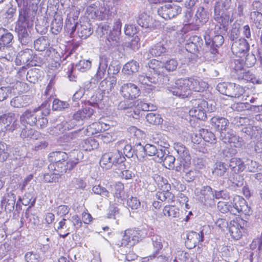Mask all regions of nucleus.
<instances>
[{
	"label": "nucleus",
	"mask_w": 262,
	"mask_h": 262,
	"mask_svg": "<svg viewBox=\"0 0 262 262\" xmlns=\"http://www.w3.org/2000/svg\"><path fill=\"white\" fill-rule=\"evenodd\" d=\"M159 63V61L152 60L148 63V67L150 69V75L148 76L142 73L139 74L137 78V81L139 84L142 85H150L151 84H168L169 81V77L167 75L162 74L161 68H157L156 66Z\"/></svg>",
	"instance_id": "nucleus-1"
},
{
	"label": "nucleus",
	"mask_w": 262,
	"mask_h": 262,
	"mask_svg": "<svg viewBox=\"0 0 262 262\" xmlns=\"http://www.w3.org/2000/svg\"><path fill=\"white\" fill-rule=\"evenodd\" d=\"M32 25V21L30 20L27 10L24 8H21L19 10V17L15 30L17 33L18 40L22 45H31L32 38L29 28Z\"/></svg>",
	"instance_id": "nucleus-2"
},
{
	"label": "nucleus",
	"mask_w": 262,
	"mask_h": 262,
	"mask_svg": "<svg viewBox=\"0 0 262 262\" xmlns=\"http://www.w3.org/2000/svg\"><path fill=\"white\" fill-rule=\"evenodd\" d=\"M115 0H100L90 5L87 10L94 12L102 20L109 19L113 15L112 10L114 6Z\"/></svg>",
	"instance_id": "nucleus-3"
},
{
	"label": "nucleus",
	"mask_w": 262,
	"mask_h": 262,
	"mask_svg": "<svg viewBox=\"0 0 262 262\" xmlns=\"http://www.w3.org/2000/svg\"><path fill=\"white\" fill-rule=\"evenodd\" d=\"M190 103L192 107L189 110V115L200 120H204L207 118L206 109L209 112H213L215 109L212 104H210V107H208V102L201 98L192 99Z\"/></svg>",
	"instance_id": "nucleus-4"
},
{
	"label": "nucleus",
	"mask_w": 262,
	"mask_h": 262,
	"mask_svg": "<svg viewBox=\"0 0 262 262\" xmlns=\"http://www.w3.org/2000/svg\"><path fill=\"white\" fill-rule=\"evenodd\" d=\"M216 90L223 95L234 98H238L245 93L244 88L234 83H219Z\"/></svg>",
	"instance_id": "nucleus-5"
},
{
	"label": "nucleus",
	"mask_w": 262,
	"mask_h": 262,
	"mask_svg": "<svg viewBox=\"0 0 262 262\" xmlns=\"http://www.w3.org/2000/svg\"><path fill=\"white\" fill-rule=\"evenodd\" d=\"M73 154H77V157L75 160H72L70 159L64 162H59L54 164H50L49 168L58 172L57 173H59L60 176L63 174V173L67 172L68 170H72L79 163V160L83 157L82 153L79 150L75 151Z\"/></svg>",
	"instance_id": "nucleus-6"
},
{
	"label": "nucleus",
	"mask_w": 262,
	"mask_h": 262,
	"mask_svg": "<svg viewBox=\"0 0 262 262\" xmlns=\"http://www.w3.org/2000/svg\"><path fill=\"white\" fill-rule=\"evenodd\" d=\"M230 203L232 214L236 215L238 213H243L249 215L252 213L251 208L246 200L239 195L235 196L233 199V202Z\"/></svg>",
	"instance_id": "nucleus-7"
},
{
	"label": "nucleus",
	"mask_w": 262,
	"mask_h": 262,
	"mask_svg": "<svg viewBox=\"0 0 262 262\" xmlns=\"http://www.w3.org/2000/svg\"><path fill=\"white\" fill-rule=\"evenodd\" d=\"M181 11L182 8L180 6L171 4H165L157 9L158 15L165 20L177 16Z\"/></svg>",
	"instance_id": "nucleus-8"
},
{
	"label": "nucleus",
	"mask_w": 262,
	"mask_h": 262,
	"mask_svg": "<svg viewBox=\"0 0 262 262\" xmlns=\"http://www.w3.org/2000/svg\"><path fill=\"white\" fill-rule=\"evenodd\" d=\"M223 34H214L211 38L209 35L204 36L206 51H209L211 54H215L217 52V48L221 46L224 42Z\"/></svg>",
	"instance_id": "nucleus-9"
},
{
	"label": "nucleus",
	"mask_w": 262,
	"mask_h": 262,
	"mask_svg": "<svg viewBox=\"0 0 262 262\" xmlns=\"http://www.w3.org/2000/svg\"><path fill=\"white\" fill-rule=\"evenodd\" d=\"M198 200L205 206L214 204V191L209 186H204L199 191L197 192Z\"/></svg>",
	"instance_id": "nucleus-10"
},
{
	"label": "nucleus",
	"mask_w": 262,
	"mask_h": 262,
	"mask_svg": "<svg viewBox=\"0 0 262 262\" xmlns=\"http://www.w3.org/2000/svg\"><path fill=\"white\" fill-rule=\"evenodd\" d=\"M140 231L130 229L125 231L124 235L121 241V246L129 245L132 246L141 239Z\"/></svg>",
	"instance_id": "nucleus-11"
},
{
	"label": "nucleus",
	"mask_w": 262,
	"mask_h": 262,
	"mask_svg": "<svg viewBox=\"0 0 262 262\" xmlns=\"http://www.w3.org/2000/svg\"><path fill=\"white\" fill-rule=\"evenodd\" d=\"M231 50L233 54L240 58L244 57L249 50V45L244 38L233 42L231 44Z\"/></svg>",
	"instance_id": "nucleus-12"
},
{
	"label": "nucleus",
	"mask_w": 262,
	"mask_h": 262,
	"mask_svg": "<svg viewBox=\"0 0 262 262\" xmlns=\"http://www.w3.org/2000/svg\"><path fill=\"white\" fill-rule=\"evenodd\" d=\"M173 148L178 155V160H183L184 161L183 168L185 169L191 163V157L189 150L181 143L177 142L173 144Z\"/></svg>",
	"instance_id": "nucleus-13"
},
{
	"label": "nucleus",
	"mask_w": 262,
	"mask_h": 262,
	"mask_svg": "<svg viewBox=\"0 0 262 262\" xmlns=\"http://www.w3.org/2000/svg\"><path fill=\"white\" fill-rule=\"evenodd\" d=\"M120 93L126 99H134L139 96L140 90L135 84L128 83L122 85Z\"/></svg>",
	"instance_id": "nucleus-14"
},
{
	"label": "nucleus",
	"mask_w": 262,
	"mask_h": 262,
	"mask_svg": "<svg viewBox=\"0 0 262 262\" xmlns=\"http://www.w3.org/2000/svg\"><path fill=\"white\" fill-rule=\"evenodd\" d=\"M203 45V40L200 37L193 36L187 40L185 48L187 52L195 55L202 49Z\"/></svg>",
	"instance_id": "nucleus-15"
},
{
	"label": "nucleus",
	"mask_w": 262,
	"mask_h": 262,
	"mask_svg": "<svg viewBox=\"0 0 262 262\" xmlns=\"http://www.w3.org/2000/svg\"><path fill=\"white\" fill-rule=\"evenodd\" d=\"M204 240V232L200 231L199 232L191 231L187 234V239L185 241L186 246L191 249L196 246L198 244Z\"/></svg>",
	"instance_id": "nucleus-16"
},
{
	"label": "nucleus",
	"mask_w": 262,
	"mask_h": 262,
	"mask_svg": "<svg viewBox=\"0 0 262 262\" xmlns=\"http://www.w3.org/2000/svg\"><path fill=\"white\" fill-rule=\"evenodd\" d=\"M210 124L212 128L220 133V136H221L222 133L225 134L227 132L229 122L224 117L215 116L211 119Z\"/></svg>",
	"instance_id": "nucleus-17"
},
{
	"label": "nucleus",
	"mask_w": 262,
	"mask_h": 262,
	"mask_svg": "<svg viewBox=\"0 0 262 262\" xmlns=\"http://www.w3.org/2000/svg\"><path fill=\"white\" fill-rule=\"evenodd\" d=\"M233 64L234 66H232V72L235 74L234 76L238 79L247 80L248 73L244 68V60H235Z\"/></svg>",
	"instance_id": "nucleus-18"
},
{
	"label": "nucleus",
	"mask_w": 262,
	"mask_h": 262,
	"mask_svg": "<svg viewBox=\"0 0 262 262\" xmlns=\"http://www.w3.org/2000/svg\"><path fill=\"white\" fill-rule=\"evenodd\" d=\"M166 43L164 41H160L152 45L148 51V58L159 57L164 55L167 52Z\"/></svg>",
	"instance_id": "nucleus-19"
},
{
	"label": "nucleus",
	"mask_w": 262,
	"mask_h": 262,
	"mask_svg": "<svg viewBox=\"0 0 262 262\" xmlns=\"http://www.w3.org/2000/svg\"><path fill=\"white\" fill-rule=\"evenodd\" d=\"M144 147L146 155L154 156V160L156 161H160L159 160H162V158L166 155L165 149H158L154 145L146 144Z\"/></svg>",
	"instance_id": "nucleus-20"
},
{
	"label": "nucleus",
	"mask_w": 262,
	"mask_h": 262,
	"mask_svg": "<svg viewBox=\"0 0 262 262\" xmlns=\"http://www.w3.org/2000/svg\"><path fill=\"white\" fill-rule=\"evenodd\" d=\"M220 138L224 143L233 144V146L236 147L242 145V138L234 134L231 130L228 131L225 134L222 133V135L220 136Z\"/></svg>",
	"instance_id": "nucleus-21"
},
{
	"label": "nucleus",
	"mask_w": 262,
	"mask_h": 262,
	"mask_svg": "<svg viewBox=\"0 0 262 262\" xmlns=\"http://www.w3.org/2000/svg\"><path fill=\"white\" fill-rule=\"evenodd\" d=\"M228 229L233 239L238 240L242 237L244 229L237 220L230 221Z\"/></svg>",
	"instance_id": "nucleus-22"
},
{
	"label": "nucleus",
	"mask_w": 262,
	"mask_h": 262,
	"mask_svg": "<svg viewBox=\"0 0 262 262\" xmlns=\"http://www.w3.org/2000/svg\"><path fill=\"white\" fill-rule=\"evenodd\" d=\"M190 91L192 90L195 92H204L208 88V83L200 78H189Z\"/></svg>",
	"instance_id": "nucleus-23"
},
{
	"label": "nucleus",
	"mask_w": 262,
	"mask_h": 262,
	"mask_svg": "<svg viewBox=\"0 0 262 262\" xmlns=\"http://www.w3.org/2000/svg\"><path fill=\"white\" fill-rule=\"evenodd\" d=\"M37 109H34L33 111L26 110L20 117V121L22 125L26 123L33 126L34 124L35 119L39 117L36 114Z\"/></svg>",
	"instance_id": "nucleus-24"
},
{
	"label": "nucleus",
	"mask_w": 262,
	"mask_h": 262,
	"mask_svg": "<svg viewBox=\"0 0 262 262\" xmlns=\"http://www.w3.org/2000/svg\"><path fill=\"white\" fill-rule=\"evenodd\" d=\"M117 79L114 76L108 77L101 81L99 84V89L104 94H108L116 84Z\"/></svg>",
	"instance_id": "nucleus-25"
},
{
	"label": "nucleus",
	"mask_w": 262,
	"mask_h": 262,
	"mask_svg": "<svg viewBox=\"0 0 262 262\" xmlns=\"http://www.w3.org/2000/svg\"><path fill=\"white\" fill-rule=\"evenodd\" d=\"M229 167L230 168L232 173H239L246 169L245 161L241 158L234 157L230 160Z\"/></svg>",
	"instance_id": "nucleus-26"
},
{
	"label": "nucleus",
	"mask_w": 262,
	"mask_h": 262,
	"mask_svg": "<svg viewBox=\"0 0 262 262\" xmlns=\"http://www.w3.org/2000/svg\"><path fill=\"white\" fill-rule=\"evenodd\" d=\"M30 102V97L28 95H18L11 99L10 105L16 108L26 107Z\"/></svg>",
	"instance_id": "nucleus-27"
},
{
	"label": "nucleus",
	"mask_w": 262,
	"mask_h": 262,
	"mask_svg": "<svg viewBox=\"0 0 262 262\" xmlns=\"http://www.w3.org/2000/svg\"><path fill=\"white\" fill-rule=\"evenodd\" d=\"M94 111L90 107H85L77 111L73 115V120L76 121H84L90 118L93 115Z\"/></svg>",
	"instance_id": "nucleus-28"
},
{
	"label": "nucleus",
	"mask_w": 262,
	"mask_h": 262,
	"mask_svg": "<svg viewBox=\"0 0 262 262\" xmlns=\"http://www.w3.org/2000/svg\"><path fill=\"white\" fill-rule=\"evenodd\" d=\"M24 126L21 128V131L20 136L23 139H30L33 140H37L40 137L39 133L34 129L32 128L30 126H26L25 124L23 125Z\"/></svg>",
	"instance_id": "nucleus-29"
},
{
	"label": "nucleus",
	"mask_w": 262,
	"mask_h": 262,
	"mask_svg": "<svg viewBox=\"0 0 262 262\" xmlns=\"http://www.w3.org/2000/svg\"><path fill=\"white\" fill-rule=\"evenodd\" d=\"M33 52L32 50L26 49L19 53L16 58V61L17 62L19 61L20 63L32 65L31 62L33 61Z\"/></svg>",
	"instance_id": "nucleus-30"
},
{
	"label": "nucleus",
	"mask_w": 262,
	"mask_h": 262,
	"mask_svg": "<svg viewBox=\"0 0 262 262\" xmlns=\"http://www.w3.org/2000/svg\"><path fill=\"white\" fill-rule=\"evenodd\" d=\"M68 154L63 151H58L51 152L48 157L50 164H57L59 162H64L68 160Z\"/></svg>",
	"instance_id": "nucleus-31"
},
{
	"label": "nucleus",
	"mask_w": 262,
	"mask_h": 262,
	"mask_svg": "<svg viewBox=\"0 0 262 262\" xmlns=\"http://www.w3.org/2000/svg\"><path fill=\"white\" fill-rule=\"evenodd\" d=\"M77 34L81 39H86L89 37L93 32L91 24L89 23L80 24L78 26Z\"/></svg>",
	"instance_id": "nucleus-32"
},
{
	"label": "nucleus",
	"mask_w": 262,
	"mask_h": 262,
	"mask_svg": "<svg viewBox=\"0 0 262 262\" xmlns=\"http://www.w3.org/2000/svg\"><path fill=\"white\" fill-rule=\"evenodd\" d=\"M63 27V18L61 15L56 14L51 24V31L54 34L57 35L61 31Z\"/></svg>",
	"instance_id": "nucleus-33"
},
{
	"label": "nucleus",
	"mask_w": 262,
	"mask_h": 262,
	"mask_svg": "<svg viewBox=\"0 0 262 262\" xmlns=\"http://www.w3.org/2000/svg\"><path fill=\"white\" fill-rule=\"evenodd\" d=\"M137 22L139 26L143 28H151L153 26L152 18L146 13L139 14L137 19Z\"/></svg>",
	"instance_id": "nucleus-34"
},
{
	"label": "nucleus",
	"mask_w": 262,
	"mask_h": 262,
	"mask_svg": "<svg viewBox=\"0 0 262 262\" xmlns=\"http://www.w3.org/2000/svg\"><path fill=\"white\" fill-rule=\"evenodd\" d=\"M0 120L4 125V129L10 131H13L16 129V127L10 126L11 123L15 120L14 114H4L1 116Z\"/></svg>",
	"instance_id": "nucleus-35"
},
{
	"label": "nucleus",
	"mask_w": 262,
	"mask_h": 262,
	"mask_svg": "<svg viewBox=\"0 0 262 262\" xmlns=\"http://www.w3.org/2000/svg\"><path fill=\"white\" fill-rule=\"evenodd\" d=\"M13 38V35L7 30L0 28V45L8 47Z\"/></svg>",
	"instance_id": "nucleus-36"
},
{
	"label": "nucleus",
	"mask_w": 262,
	"mask_h": 262,
	"mask_svg": "<svg viewBox=\"0 0 262 262\" xmlns=\"http://www.w3.org/2000/svg\"><path fill=\"white\" fill-rule=\"evenodd\" d=\"M50 40L47 36H40L34 41V49L38 51H43L50 46Z\"/></svg>",
	"instance_id": "nucleus-37"
},
{
	"label": "nucleus",
	"mask_w": 262,
	"mask_h": 262,
	"mask_svg": "<svg viewBox=\"0 0 262 262\" xmlns=\"http://www.w3.org/2000/svg\"><path fill=\"white\" fill-rule=\"evenodd\" d=\"M139 63L137 61L132 60L124 65L122 72L127 75H132L139 71Z\"/></svg>",
	"instance_id": "nucleus-38"
},
{
	"label": "nucleus",
	"mask_w": 262,
	"mask_h": 262,
	"mask_svg": "<svg viewBox=\"0 0 262 262\" xmlns=\"http://www.w3.org/2000/svg\"><path fill=\"white\" fill-rule=\"evenodd\" d=\"M99 143L95 139L88 138L83 140L80 144L81 149L85 151H91L98 147Z\"/></svg>",
	"instance_id": "nucleus-39"
},
{
	"label": "nucleus",
	"mask_w": 262,
	"mask_h": 262,
	"mask_svg": "<svg viewBox=\"0 0 262 262\" xmlns=\"http://www.w3.org/2000/svg\"><path fill=\"white\" fill-rule=\"evenodd\" d=\"M228 168L229 165L227 164L222 162H217L214 164L212 172L215 175L223 177L227 172Z\"/></svg>",
	"instance_id": "nucleus-40"
},
{
	"label": "nucleus",
	"mask_w": 262,
	"mask_h": 262,
	"mask_svg": "<svg viewBox=\"0 0 262 262\" xmlns=\"http://www.w3.org/2000/svg\"><path fill=\"white\" fill-rule=\"evenodd\" d=\"M195 17L196 18V24L199 23L204 24L208 20L209 15L204 7H200L198 9Z\"/></svg>",
	"instance_id": "nucleus-41"
},
{
	"label": "nucleus",
	"mask_w": 262,
	"mask_h": 262,
	"mask_svg": "<svg viewBox=\"0 0 262 262\" xmlns=\"http://www.w3.org/2000/svg\"><path fill=\"white\" fill-rule=\"evenodd\" d=\"M156 198L162 202L166 201L168 203H172L174 201L175 196L169 191L158 192Z\"/></svg>",
	"instance_id": "nucleus-42"
},
{
	"label": "nucleus",
	"mask_w": 262,
	"mask_h": 262,
	"mask_svg": "<svg viewBox=\"0 0 262 262\" xmlns=\"http://www.w3.org/2000/svg\"><path fill=\"white\" fill-rule=\"evenodd\" d=\"M16 196L12 192L8 193L4 198V203H6L5 208L9 211H12L14 208Z\"/></svg>",
	"instance_id": "nucleus-43"
},
{
	"label": "nucleus",
	"mask_w": 262,
	"mask_h": 262,
	"mask_svg": "<svg viewBox=\"0 0 262 262\" xmlns=\"http://www.w3.org/2000/svg\"><path fill=\"white\" fill-rule=\"evenodd\" d=\"M199 132V135L202 137L205 141L210 143H215L216 138L212 132L204 128L200 129Z\"/></svg>",
	"instance_id": "nucleus-44"
},
{
	"label": "nucleus",
	"mask_w": 262,
	"mask_h": 262,
	"mask_svg": "<svg viewBox=\"0 0 262 262\" xmlns=\"http://www.w3.org/2000/svg\"><path fill=\"white\" fill-rule=\"evenodd\" d=\"M111 167L113 165L116 166L117 164H121L123 163L125 158L122 155V153L117 149H114L112 151Z\"/></svg>",
	"instance_id": "nucleus-45"
},
{
	"label": "nucleus",
	"mask_w": 262,
	"mask_h": 262,
	"mask_svg": "<svg viewBox=\"0 0 262 262\" xmlns=\"http://www.w3.org/2000/svg\"><path fill=\"white\" fill-rule=\"evenodd\" d=\"M151 241L155 249V252L152 255L150 256L151 258H155L156 257V255L163 247V244L162 243V239L161 237L160 236L157 235L152 236L151 237Z\"/></svg>",
	"instance_id": "nucleus-46"
},
{
	"label": "nucleus",
	"mask_w": 262,
	"mask_h": 262,
	"mask_svg": "<svg viewBox=\"0 0 262 262\" xmlns=\"http://www.w3.org/2000/svg\"><path fill=\"white\" fill-rule=\"evenodd\" d=\"M163 213L165 216L169 217H179L180 214L179 208L173 205L165 206L163 208Z\"/></svg>",
	"instance_id": "nucleus-47"
},
{
	"label": "nucleus",
	"mask_w": 262,
	"mask_h": 262,
	"mask_svg": "<svg viewBox=\"0 0 262 262\" xmlns=\"http://www.w3.org/2000/svg\"><path fill=\"white\" fill-rule=\"evenodd\" d=\"M178 66V62L175 58H170L162 63L161 67L167 72L175 71Z\"/></svg>",
	"instance_id": "nucleus-48"
},
{
	"label": "nucleus",
	"mask_w": 262,
	"mask_h": 262,
	"mask_svg": "<svg viewBox=\"0 0 262 262\" xmlns=\"http://www.w3.org/2000/svg\"><path fill=\"white\" fill-rule=\"evenodd\" d=\"M19 201H21L25 206L29 205L28 208H31L34 205L36 199L34 198L33 193L29 192L26 193L22 199L19 198Z\"/></svg>",
	"instance_id": "nucleus-49"
},
{
	"label": "nucleus",
	"mask_w": 262,
	"mask_h": 262,
	"mask_svg": "<svg viewBox=\"0 0 262 262\" xmlns=\"http://www.w3.org/2000/svg\"><path fill=\"white\" fill-rule=\"evenodd\" d=\"M229 181L234 186L241 187L244 185V179L239 173H232L229 177Z\"/></svg>",
	"instance_id": "nucleus-50"
},
{
	"label": "nucleus",
	"mask_w": 262,
	"mask_h": 262,
	"mask_svg": "<svg viewBox=\"0 0 262 262\" xmlns=\"http://www.w3.org/2000/svg\"><path fill=\"white\" fill-rule=\"evenodd\" d=\"M102 129V124L99 122H94L90 125L86 130V136H91L101 132Z\"/></svg>",
	"instance_id": "nucleus-51"
},
{
	"label": "nucleus",
	"mask_w": 262,
	"mask_h": 262,
	"mask_svg": "<svg viewBox=\"0 0 262 262\" xmlns=\"http://www.w3.org/2000/svg\"><path fill=\"white\" fill-rule=\"evenodd\" d=\"M170 91L174 96L182 99L187 98L190 95L189 92L186 90H184V89L182 86H177L176 84L174 87L172 88Z\"/></svg>",
	"instance_id": "nucleus-52"
},
{
	"label": "nucleus",
	"mask_w": 262,
	"mask_h": 262,
	"mask_svg": "<svg viewBox=\"0 0 262 262\" xmlns=\"http://www.w3.org/2000/svg\"><path fill=\"white\" fill-rule=\"evenodd\" d=\"M162 160L157 161L159 163L163 162L164 166L168 169H173L174 168L175 157L171 155H167L162 158Z\"/></svg>",
	"instance_id": "nucleus-53"
},
{
	"label": "nucleus",
	"mask_w": 262,
	"mask_h": 262,
	"mask_svg": "<svg viewBox=\"0 0 262 262\" xmlns=\"http://www.w3.org/2000/svg\"><path fill=\"white\" fill-rule=\"evenodd\" d=\"M250 19L257 28L260 29L262 28V13L260 12H251Z\"/></svg>",
	"instance_id": "nucleus-54"
},
{
	"label": "nucleus",
	"mask_w": 262,
	"mask_h": 262,
	"mask_svg": "<svg viewBox=\"0 0 262 262\" xmlns=\"http://www.w3.org/2000/svg\"><path fill=\"white\" fill-rule=\"evenodd\" d=\"M147 121L151 124L159 125L163 122V119L159 114L149 113L146 115Z\"/></svg>",
	"instance_id": "nucleus-55"
},
{
	"label": "nucleus",
	"mask_w": 262,
	"mask_h": 262,
	"mask_svg": "<svg viewBox=\"0 0 262 262\" xmlns=\"http://www.w3.org/2000/svg\"><path fill=\"white\" fill-rule=\"evenodd\" d=\"M111 157L112 151L106 152L102 156L100 161V164L103 168L108 169L111 168Z\"/></svg>",
	"instance_id": "nucleus-56"
},
{
	"label": "nucleus",
	"mask_w": 262,
	"mask_h": 262,
	"mask_svg": "<svg viewBox=\"0 0 262 262\" xmlns=\"http://www.w3.org/2000/svg\"><path fill=\"white\" fill-rule=\"evenodd\" d=\"M231 123L237 126L250 125V119L248 117L235 116L230 119Z\"/></svg>",
	"instance_id": "nucleus-57"
},
{
	"label": "nucleus",
	"mask_w": 262,
	"mask_h": 262,
	"mask_svg": "<svg viewBox=\"0 0 262 262\" xmlns=\"http://www.w3.org/2000/svg\"><path fill=\"white\" fill-rule=\"evenodd\" d=\"M231 108L232 110L237 111V112H242L245 110H248L250 109L252 110V108H253L254 109L258 108V107L256 106L251 105L249 103H243V102H238L232 105Z\"/></svg>",
	"instance_id": "nucleus-58"
},
{
	"label": "nucleus",
	"mask_w": 262,
	"mask_h": 262,
	"mask_svg": "<svg viewBox=\"0 0 262 262\" xmlns=\"http://www.w3.org/2000/svg\"><path fill=\"white\" fill-rule=\"evenodd\" d=\"M135 153L140 161H143L146 155L145 147L140 143L136 144L135 146Z\"/></svg>",
	"instance_id": "nucleus-59"
},
{
	"label": "nucleus",
	"mask_w": 262,
	"mask_h": 262,
	"mask_svg": "<svg viewBox=\"0 0 262 262\" xmlns=\"http://www.w3.org/2000/svg\"><path fill=\"white\" fill-rule=\"evenodd\" d=\"M92 66L91 61L89 60H80L75 65V68L80 72H85L90 70Z\"/></svg>",
	"instance_id": "nucleus-60"
},
{
	"label": "nucleus",
	"mask_w": 262,
	"mask_h": 262,
	"mask_svg": "<svg viewBox=\"0 0 262 262\" xmlns=\"http://www.w3.org/2000/svg\"><path fill=\"white\" fill-rule=\"evenodd\" d=\"M9 156L8 145L4 142H0V162L6 161Z\"/></svg>",
	"instance_id": "nucleus-61"
},
{
	"label": "nucleus",
	"mask_w": 262,
	"mask_h": 262,
	"mask_svg": "<svg viewBox=\"0 0 262 262\" xmlns=\"http://www.w3.org/2000/svg\"><path fill=\"white\" fill-rule=\"evenodd\" d=\"M245 165H246V168H247L248 171L251 172L257 171L258 169H260L261 167L257 162L249 159H247L245 161Z\"/></svg>",
	"instance_id": "nucleus-62"
},
{
	"label": "nucleus",
	"mask_w": 262,
	"mask_h": 262,
	"mask_svg": "<svg viewBox=\"0 0 262 262\" xmlns=\"http://www.w3.org/2000/svg\"><path fill=\"white\" fill-rule=\"evenodd\" d=\"M69 107V104L66 101H62L58 99L54 100L52 109L54 111H62Z\"/></svg>",
	"instance_id": "nucleus-63"
},
{
	"label": "nucleus",
	"mask_w": 262,
	"mask_h": 262,
	"mask_svg": "<svg viewBox=\"0 0 262 262\" xmlns=\"http://www.w3.org/2000/svg\"><path fill=\"white\" fill-rule=\"evenodd\" d=\"M121 33L111 30L107 38L110 46H115L119 41Z\"/></svg>",
	"instance_id": "nucleus-64"
}]
</instances>
